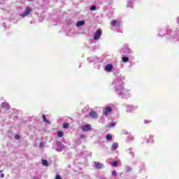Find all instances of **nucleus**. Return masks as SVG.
<instances>
[{
    "label": "nucleus",
    "instance_id": "nucleus-2",
    "mask_svg": "<svg viewBox=\"0 0 179 179\" xmlns=\"http://www.w3.org/2000/svg\"><path fill=\"white\" fill-rule=\"evenodd\" d=\"M101 37V29H98L94 36V40H99Z\"/></svg>",
    "mask_w": 179,
    "mask_h": 179
},
{
    "label": "nucleus",
    "instance_id": "nucleus-5",
    "mask_svg": "<svg viewBox=\"0 0 179 179\" xmlns=\"http://www.w3.org/2000/svg\"><path fill=\"white\" fill-rule=\"evenodd\" d=\"M83 131H92V127L90 124H86L85 126L82 127Z\"/></svg>",
    "mask_w": 179,
    "mask_h": 179
},
{
    "label": "nucleus",
    "instance_id": "nucleus-12",
    "mask_svg": "<svg viewBox=\"0 0 179 179\" xmlns=\"http://www.w3.org/2000/svg\"><path fill=\"white\" fill-rule=\"evenodd\" d=\"M122 62H128V61H129V58H128L127 57H122Z\"/></svg>",
    "mask_w": 179,
    "mask_h": 179
},
{
    "label": "nucleus",
    "instance_id": "nucleus-27",
    "mask_svg": "<svg viewBox=\"0 0 179 179\" xmlns=\"http://www.w3.org/2000/svg\"><path fill=\"white\" fill-rule=\"evenodd\" d=\"M2 171H3V170L2 171H0V173H2Z\"/></svg>",
    "mask_w": 179,
    "mask_h": 179
},
{
    "label": "nucleus",
    "instance_id": "nucleus-9",
    "mask_svg": "<svg viewBox=\"0 0 179 179\" xmlns=\"http://www.w3.org/2000/svg\"><path fill=\"white\" fill-rule=\"evenodd\" d=\"M112 148H113V150H117V149H118V143H113L112 145Z\"/></svg>",
    "mask_w": 179,
    "mask_h": 179
},
{
    "label": "nucleus",
    "instance_id": "nucleus-7",
    "mask_svg": "<svg viewBox=\"0 0 179 179\" xmlns=\"http://www.w3.org/2000/svg\"><path fill=\"white\" fill-rule=\"evenodd\" d=\"M113 111V108H111V106H108L105 108V115L107 117L109 113H111Z\"/></svg>",
    "mask_w": 179,
    "mask_h": 179
},
{
    "label": "nucleus",
    "instance_id": "nucleus-4",
    "mask_svg": "<svg viewBox=\"0 0 179 179\" xmlns=\"http://www.w3.org/2000/svg\"><path fill=\"white\" fill-rule=\"evenodd\" d=\"M94 167L95 169H97V170H100V169H103V167H104V165L99 162H94Z\"/></svg>",
    "mask_w": 179,
    "mask_h": 179
},
{
    "label": "nucleus",
    "instance_id": "nucleus-14",
    "mask_svg": "<svg viewBox=\"0 0 179 179\" xmlns=\"http://www.w3.org/2000/svg\"><path fill=\"white\" fill-rule=\"evenodd\" d=\"M42 164H43V166H48L49 164L48 161H47V159L42 160Z\"/></svg>",
    "mask_w": 179,
    "mask_h": 179
},
{
    "label": "nucleus",
    "instance_id": "nucleus-24",
    "mask_svg": "<svg viewBox=\"0 0 179 179\" xmlns=\"http://www.w3.org/2000/svg\"><path fill=\"white\" fill-rule=\"evenodd\" d=\"M3 177H5V175H4L3 173H1V178H3Z\"/></svg>",
    "mask_w": 179,
    "mask_h": 179
},
{
    "label": "nucleus",
    "instance_id": "nucleus-19",
    "mask_svg": "<svg viewBox=\"0 0 179 179\" xmlns=\"http://www.w3.org/2000/svg\"><path fill=\"white\" fill-rule=\"evenodd\" d=\"M15 139H16L17 141H19V139H20V136H19V135H15Z\"/></svg>",
    "mask_w": 179,
    "mask_h": 179
},
{
    "label": "nucleus",
    "instance_id": "nucleus-26",
    "mask_svg": "<svg viewBox=\"0 0 179 179\" xmlns=\"http://www.w3.org/2000/svg\"><path fill=\"white\" fill-rule=\"evenodd\" d=\"M28 1H29V2H31V1H33V0H28Z\"/></svg>",
    "mask_w": 179,
    "mask_h": 179
},
{
    "label": "nucleus",
    "instance_id": "nucleus-23",
    "mask_svg": "<svg viewBox=\"0 0 179 179\" xmlns=\"http://www.w3.org/2000/svg\"><path fill=\"white\" fill-rule=\"evenodd\" d=\"M110 127H115V123L114 122L110 123Z\"/></svg>",
    "mask_w": 179,
    "mask_h": 179
},
{
    "label": "nucleus",
    "instance_id": "nucleus-6",
    "mask_svg": "<svg viewBox=\"0 0 179 179\" xmlns=\"http://www.w3.org/2000/svg\"><path fill=\"white\" fill-rule=\"evenodd\" d=\"M110 24L112 26H117V27H120L121 26V24L117 21V20H113L111 22H110Z\"/></svg>",
    "mask_w": 179,
    "mask_h": 179
},
{
    "label": "nucleus",
    "instance_id": "nucleus-8",
    "mask_svg": "<svg viewBox=\"0 0 179 179\" xmlns=\"http://www.w3.org/2000/svg\"><path fill=\"white\" fill-rule=\"evenodd\" d=\"M105 71L106 72H111V71H113V65L107 64L106 66L105 67Z\"/></svg>",
    "mask_w": 179,
    "mask_h": 179
},
{
    "label": "nucleus",
    "instance_id": "nucleus-3",
    "mask_svg": "<svg viewBox=\"0 0 179 179\" xmlns=\"http://www.w3.org/2000/svg\"><path fill=\"white\" fill-rule=\"evenodd\" d=\"M89 116L91 118H93L94 120H96V118H97L99 117V115L97 114V112H96L94 110H92L91 112H90Z\"/></svg>",
    "mask_w": 179,
    "mask_h": 179
},
{
    "label": "nucleus",
    "instance_id": "nucleus-21",
    "mask_svg": "<svg viewBox=\"0 0 179 179\" xmlns=\"http://www.w3.org/2000/svg\"><path fill=\"white\" fill-rule=\"evenodd\" d=\"M112 176H117V171H113V172H112Z\"/></svg>",
    "mask_w": 179,
    "mask_h": 179
},
{
    "label": "nucleus",
    "instance_id": "nucleus-22",
    "mask_svg": "<svg viewBox=\"0 0 179 179\" xmlns=\"http://www.w3.org/2000/svg\"><path fill=\"white\" fill-rule=\"evenodd\" d=\"M55 179H62V178H61V176L57 175L55 177Z\"/></svg>",
    "mask_w": 179,
    "mask_h": 179
},
{
    "label": "nucleus",
    "instance_id": "nucleus-20",
    "mask_svg": "<svg viewBox=\"0 0 179 179\" xmlns=\"http://www.w3.org/2000/svg\"><path fill=\"white\" fill-rule=\"evenodd\" d=\"M148 143H150V142L153 143L154 142L153 138H148Z\"/></svg>",
    "mask_w": 179,
    "mask_h": 179
},
{
    "label": "nucleus",
    "instance_id": "nucleus-15",
    "mask_svg": "<svg viewBox=\"0 0 179 179\" xmlns=\"http://www.w3.org/2000/svg\"><path fill=\"white\" fill-rule=\"evenodd\" d=\"M106 139L107 141H111V139H113V136H111V134H108L106 137Z\"/></svg>",
    "mask_w": 179,
    "mask_h": 179
},
{
    "label": "nucleus",
    "instance_id": "nucleus-18",
    "mask_svg": "<svg viewBox=\"0 0 179 179\" xmlns=\"http://www.w3.org/2000/svg\"><path fill=\"white\" fill-rule=\"evenodd\" d=\"M96 9H97V7H96V6H92L90 8V10H96Z\"/></svg>",
    "mask_w": 179,
    "mask_h": 179
},
{
    "label": "nucleus",
    "instance_id": "nucleus-1",
    "mask_svg": "<svg viewBox=\"0 0 179 179\" xmlns=\"http://www.w3.org/2000/svg\"><path fill=\"white\" fill-rule=\"evenodd\" d=\"M30 12H31V8L27 7L22 15H21L22 17H26V16H29V15H30Z\"/></svg>",
    "mask_w": 179,
    "mask_h": 179
},
{
    "label": "nucleus",
    "instance_id": "nucleus-17",
    "mask_svg": "<svg viewBox=\"0 0 179 179\" xmlns=\"http://www.w3.org/2000/svg\"><path fill=\"white\" fill-rule=\"evenodd\" d=\"M69 123H64L63 124V128H64L65 129H66V128H69Z\"/></svg>",
    "mask_w": 179,
    "mask_h": 179
},
{
    "label": "nucleus",
    "instance_id": "nucleus-25",
    "mask_svg": "<svg viewBox=\"0 0 179 179\" xmlns=\"http://www.w3.org/2000/svg\"><path fill=\"white\" fill-rule=\"evenodd\" d=\"M6 104V106H8V108L6 110H9V105H8V103H4Z\"/></svg>",
    "mask_w": 179,
    "mask_h": 179
},
{
    "label": "nucleus",
    "instance_id": "nucleus-16",
    "mask_svg": "<svg viewBox=\"0 0 179 179\" xmlns=\"http://www.w3.org/2000/svg\"><path fill=\"white\" fill-rule=\"evenodd\" d=\"M113 167H117L118 166V162L117 161H115L112 163Z\"/></svg>",
    "mask_w": 179,
    "mask_h": 179
},
{
    "label": "nucleus",
    "instance_id": "nucleus-11",
    "mask_svg": "<svg viewBox=\"0 0 179 179\" xmlns=\"http://www.w3.org/2000/svg\"><path fill=\"white\" fill-rule=\"evenodd\" d=\"M57 136H58L59 138H62V136H64V131H59L57 132Z\"/></svg>",
    "mask_w": 179,
    "mask_h": 179
},
{
    "label": "nucleus",
    "instance_id": "nucleus-28",
    "mask_svg": "<svg viewBox=\"0 0 179 179\" xmlns=\"http://www.w3.org/2000/svg\"><path fill=\"white\" fill-rule=\"evenodd\" d=\"M0 114H1V110H0Z\"/></svg>",
    "mask_w": 179,
    "mask_h": 179
},
{
    "label": "nucleus",
    "instance_id": "nucleus-13",
    "mask_svg": "<svg viewBox=\"0 0 179 179\" xmlns=\"http://www.w3.org/2000/svg\"><path fill=\"white\" fill-rule=\"evenodd\" d=\"M42 120H43V122H48V124H50V122H48L47 120V117H45V115H42Z\"/></svg>",
    "mask_w": 179,
    "mask_h": 179
},
{
    "label": "nucleus",
    "instance_id": "nucleus-10",
    "mask_svg": "<svg viewBox=\"0 0 179 179\" xmlns=\"http://www.w3.org/2000/svg\"><path fill=\"white\" fill-rule=\"evenodd\" d=\"M85 24V21H78L76 24L77 27H80V26H83Z\"/></svg>",
    "mask_w": 179,
    "mask_h": 179
}]
</instances>
